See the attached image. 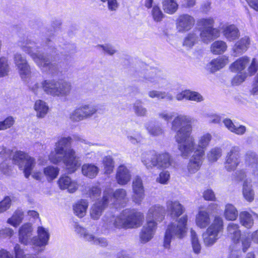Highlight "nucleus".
Returning a JSON list of instances; mask_svg holds the SVG:
<instances>
[{"label":"nucleus","mask_w":258,"mask_h":258,"mask_svg":"<svg viewBox=\"0 0 258 258\" xmlns=\"http://www.w3.org/2000/svg\"><path fill=\"white\" fill-rule=\"evenodd\" d=\"M191 118L187 115L179 114L171 122V131L176 132L175 138L178 143V148L181 155L186 158L191 154L195 149L194 138L192 132Z\"/></svg>","instance_id":"nucleus-1"},{"label":"nucleus","mask_w":258,"mask_h":258,"mask_svg":"<svg viewBox=\"0 0 258 258\" xmlns=\"http://www.w3.org/2000/svg\"><path fill=\"white\" fill-rule=\"evenodd\" d=\"M72 140L70 137L61 138L55 143L54 152H52L49 156V160L53 164L62 161L68 173L75 172L81 166L75 151L70 148Z\"/></svg>","instance_id":"nucleus-2"},{"label":"nucleus","mask_w":258,"mask_h":258,"mask_svg":"<svg viewBox=\"0 0 258 258\" xmlns=\"http://www.w3.org/2000/svg\"><path fill=\"white\" fill-rule=\"evenodd\" d=\"M20 46L23 51L31 57L42 71L52 75L57 73L59 70L58 64L54 62H50L47 56L43 54H40L39 48L34 41L27 39L20 42Z\"/></svg>","instance_id":"nucleus-3"},{"label":"nucleus","mask_w":258,"mask_h":258,"mask_svg":"<svg viewBox=\"0 0 258 258\" xmlns=\"http://www.w3.org/2000/svg\"><path fill=\"white\" fill-rule=\"evenodd\" d=\"M143 219L142 213L133 209H125L117 217L111 216L109 218L105 217L103 221L106 228H131L140 226Z\"/></svg>","instance_id":"nucleus-4"},{"label":"nucleus","mask_w":258,"mask_h":258,"mask_svg":"<svg viewBox=\"0 0 258 258\" xmlns=\"http://www.w3.org/2000/svg\"><path fill=\"white\" fill-rule=\"evenodd\" d=\"M142 162L148 169L154 167L166 169L174 166V164L173 158L166 152L155 154L144 153L142 156Z\"/></svg>","instance_id":"nucleus-5"},{"label":"nucleus","mask_w":258,"mask_h":258,"mask_svg":"<svg viewBox=\"0 0 258 258\" xmlns=\"http://www.w3.org/2000/svg\"><path fill=\"white\" fill-rule=\"evenodd\" d=\"M43 91L48 95L53 97H63L68 96L71 90L70 83L57 79H48L41 82Z\"/></svg>","instance_id":"nucleus-6"},{"label":"nucleus","mask_w":258,"mask_h":258,"mask_svg":"<svg viewBox=\"0 0 258 258\" xmlns=\"http://www.w3.org/2000/svg\"><path fill=\"white\" fill-rule=\"evenodd\" d=\"M187 216H183L179 219L177 223H173L168 226L164 236L165 248H169L173 236H175L180 239L185 236L187 230Z\"/></svg>","instance_id":"nucleus-7"},{"label":"nucleus","mask_w":258,"mask_h":258,"mask_svg":"<svg viewBox=\"0 0 258 258\" xmlns=\"http://www.w3.org/2000/svg\"><path fill=\"white\" fill-rule=\"evenodd\" d=\"M198 23L202 27L200 36L204 43L208 44L220 37V30L214 27L215 21L213 18H202L198 21Z\"/></svg>","instance_id":"nucleus-8"},{"label":"nucleus","mask_w":258,"mask_h":258,"mask_svg":"<svg viewBox=\"0 0 258 258\" xmlns=\"http://www.w3.org/2000/svg\"><path fill=\"white\" fill-rule=\"evenodd\" d=\"M13 161L14 164L19 166V168L23 170L25 176L27 178L31 174L32 170L36 164L34 158L20 151L15 153L13 157Z\"/></svg>","instance_id":"nucleus-9"},{"label":"nucleus","mask_w":258,"mask_h":258,"mask_svg":"<svg viewBox=\"0 0 258 258\" xmlns=\"http://www.w3.org/2000/svg\"><path fill=\"white\" fill-rule=\"evenodd\" d=\"M223 228V220L220 217H215L213 223L203 233L204 242L206 246L213 245L218 239V234Z\"/></svg>","instance_id":"nucleus-10"},{"label":"nucleus","mask_w":258,"mask_h":258,"mask_svg":"<svg viewBox=\"0 0 258 258\" xmlns=\"http://www.w3.org/2000/svg\"><path fill=\"white\" fill-rule=\"evenodd\" d=\"M14 62L21 78L26 81L31 74V68L25 55L16 52L14 54Z\"/></svg>","instance_id":"nucleus-11"},{"label":"nucleus","mask_w":258,"mask_h":258,"mask_svg":"<svg viewBox=\"0 0 258 258\" xmlns=\"http://www.w3.org/2000/svg\"><path fill=\"white\" fill-rule=\"evenodd\" d=\"M241 149L239 146L232 147L226 156L225 167L229 171L236 169L240 162Z\"/></svg>","instance_id":"nucleus-12"},{"label":"nucleus","mask_w":258,"mask_h":258,"mask_svg":"<svg viewBox=\"0 0 258 258\" xmlns=\"http://www.w3.org/2000/svg\"><path fill=\"white\" fill-rule=\"evenodd\" d=\"M37 235L34 236L31 239V244L38 247V251L40 252L48 244L50 234L48 229L42 226H39L37 230Z\"/></svg>","instance_id":"nucleus-13"},{"label":"nucleus","mask_w":258,"mask_h":258,"mask_svg":"<svg viewBox=\"0 0 258 258\" xmlns=\"http://www.w3.org/2000/svg\"><path fill=\"white\" fill-rule=\"evenodd\" d=\"M111 190H105L102 201H98L94 204L90 210V215L92 219L98 220L102 214V213L108 205V195L110 197Z\"/></svg>","instance_id":"nucleus-14"},{"label":"nucleus","mask_w":258,"mask_h":258,"mask_svg":"<svg viewBox=\"0 0 258 258\" xmlns=\"http://www.w3.org/2000/svg\"><path fill=\"white\" fill-rule=\"evenodd\" d=\"M195 23V18L187 14L179 15L176 20V27L179 32H185L190 30Z\"/></svg>","instance_id":"nucleus-15"},{"label":"nucleus","mask_w":258,"mask_h":258,"mask_svg":"<svg viewBox=\"0 0 258 258\" xmlns=\"http://www.w3.org/2000/svg\"><path fill=\"white\" fill-rule=\"evenodd\" d=\"M133 195V201L136 204H141L145 197L144 188L142 180L139 176H136L133 180L132 183Z\"/></svg>","instance_id":"nucleus-16"},{"label":"nucleus","mask_w":258,"mask_h":258,"mask_svg":"<svg viewBox=\"0 0 258 258\" xmlns=\"http://www.w3.org/2000/svg\"><path fill=\"white\" fill-rule=\"evenodd\" d=\"M157 227V223L152 220L147 221L143 226L140 234V238L142 243H147L152 239Z\"/></svg>","instance_id":"nucleus-17"},{"label":"nucleus","mask_w":258,"mask_h":258,"mask_svg":"<svg viewBox=\"0 0 258 258\" xmlns=\"http://www.w3.org/2000/svg\"><path fill=\"white\" fill-rule=\"evenodd\" d=\"M203 150H196L194 152L187 166L189 174H194L200 169L203 163Z\"/></svg>","instance_id":"nucleus-18"},{"label":"nucleus","mask_w":258,"mask_h":258,"mask_svg":"<svg viewBox=\"0 0 258 258\" xmlns=\"http://www.w3.org/2000/svg\"><path fill=\"white\" fill-rule=\"evenodd\" d=\"M33 229L30 223H25L19 230V241L24 245L31 244V236Z\"/></svg>","instance_id":"nucleus-19"},{"label":"nucleus","mask_w":258,"mask_h":258,"mask_svg":"<svg viewBox=\"0 0 258 258\" xmlns=\"http://www.w3.org/2000/svg\"><path fill=\"white\" fill-rule=\"evenodd\" d=\"M165 211L164 208L160 205H155L152 206L148 211L147 216V221H162L164 218Z\"/></svg>","instance_id":"nucleus-20"},{"label":"nucleus","mask_w":258,"mask_h":258,"mask_svg":"<svg viewBox=\"0 0 258 258\" xmlns=\"http://www.w3.org/2000/svg\"><path fill=\"white\" fill-rule=\"evenodd\" d=\"M130 170L124 165H120L117 169L116 179L117 183L121 185L126 184L131 179Z\"/></svg>","instance_id":"nucleus-21"},{"label":"nucleus","mask_w":258,"mask_h":258,"mask_svg":"<svg viewBox=\"0 0 258 258\" xmlns=\"http://www.w3.org/2000/svg\"><path fill=\"white\" fill-rule=\"evenodd\" d=\"M111 190V195L110 197L108 196V203H109L110 200H111L112 199H113L114 202L121 205L125 204L128 201L127 193L124 189L119 188L113 192L111 188H108L105 190Z\"/></svg>","instance_id":"nucleus-22"},{"label":"nucleus","mask_w":258,"mask_h":258,"mask_svg":"<svg viewBox=\"0 0 258 258\" xmlns=\"http://www.w3.org/2000/svg\"><path fill=\"white\" fill-rule=\"evenodd\" d=\"M58 184L61 189H67L71 193L76 191L78 184L76 182L73 181L68 176H62L58 180Z\"/></svg>","instance_id":"nucleus-23"},{"label":"nucleus","mask_w":258,"mask_h":258,"mask_svg":"<svg viewBox=\"0 0 258 258\" xmlns=\"http://www.w3.org/2000/svg\"><path fill=\"white\" fill-rule=\"evenodd\" d=\"M225 126L231 133L238 136H242L246 132L247 128L241 124L236 125L234 124L232 120L229 118H225L223 120Z\"/></svg>","instance_id":"nucleus-24"},{"label":"nucleus","mask_w":258,"mask_h":258,"mask_svg":"<svg viewBox=\"0 0 258 258\" xmlns=\"http://www.w3.org/2000/svg\"><path fill=\"white\" fill-rule=\"evenodd\" d=\"M211 223L209 213L206 210H199L196 216V225L201 228H206Z\"/></svg>","instance_id":"nucleus-25"},{"label":"nucleus","mask_w":258,"mask_h":258,"mask_svg":"<svg viewBox=\"0 0 258 258\" xmlns=\"http://www.w3.org/2000/svg\"><path fill=\"white\" fill-rule=\"evenodd\" d=\"M227 231L228 236L234 243H239L241 234L238 224L234 223H229L227 227Z\"/></svg>","instance_id":"nucleus-26"},{"label":"nucleus","mask_w":258,"mask_h":258,"mask_svg":"<svg viewBox=\"0 0 258 258\" xmlns=\"http://www.w3.org/2000/svg\"><path fill=\"white\" fill-rule=\"evenodd\" d=\"M223 34L226 39L229 41L238 39L240 36L238 29L233 24L225 26L223 29Z\"/></svg>","instance_id":"nucleus-27"},{"label":"nucleus","mask_w":258,"mask_h":258,"mask_svg":"<svg viewBox=\"0 0 258 258\" xmlns=\"http://www.w3.org/2000/svg\"><path fill=\"white\" fill-rule=\"evenodd\" d=\"M167 210L172 217H178L183 212L182 206L178 201H168L166 203Z\"/></svg>","instance_id":"nucleus-28"},{"label":"nucleus","mask_w":258,"mask_h":258,"mask_svg":"<svg viewBox=\"0 0 258 258\" xmlns=\"http://www.w3.org/2000/svg\"><path fill=\"white\" fill-rule=\"evenodd\" d=\"M84 110V104L77 107L69 114V119L73 122H78L87 119Z\"/></svg>","instance_id":"nucleus-29"},{"label":"nucleus","mask_w":258,"mask_h":258,"mask_svg":"<svg viewBox=\"0 0 258 258\" xmlns=\"http://www.w3.org/2000/svg\"><path fill=\"white\" fill-rule=\"evenodd\" d=\"M249 44V40L247 37H244L237 41L233 48V54L237 56L245 52Z\"/></svg>","instance_id":"nucleus-30"},{"label":"nucleus","mask_w":258,"mask_h":258,"mask_svg":"<svg viewBox=\"0 0 258 258\" xmlns=\"http://www.w3.org/2000/svg\"><path fill=\"white\" fill-rule=\"evenodd\" d=\"M88 202L86 200H81L73 207L75 214L79 218L83 217L86 213Z\"/></svg>","instance_id":"nucleus-31"},{"label":"nucleus","mask_w":258,"mask_h":258,"mask_svg":"<svg viewBox=\"0 0 258 258\" xmlns=\"http://www.w3.org/2000/svg\"><path fill=\"white\" fill-rule=\"evenodd\" d=\"M228 62V57L226 56H223L213 59L210 63L211 71L215 72L223 68Z\"/></svg>","instance_id":"nucleus-32"},{"label":"nucleus","mask_w":258,"mask_h":258,"mask_svg":"<svg viewBox=\"0 0 258 258\" xmlns=\"http://www.w3.org/2000/svg\"><path fill=\"white\" fill-rule=\"evenodd\" d=\"M98 172V167L93 164H84L82 167V174L90 178L96 177Z\"/></svg>","instance_id":"nucleus-33"},{"label":"nucleus","mask_w":258,"mask_h":258,"mask_svg":"<svg viewBox=\"0 0 258 258\" xmlns=\"http://www.w3.org/2000/svg\"><path fill=\"white\" fill-rule=\"evenodd\" d=\"M34 108L36 111V116L38 118H43L48 112V106L42 100L36 101Z\"/></svg>","instance_id":"nucleus-34"},{"label":"nucleus","mask_w":258,"mask_h":258,"mask_svg":"<svg viewBox=\"0 0 258 258\" xmlns=\"http://www.w3.org/2000/svg\"><path fill=\"white\" fill-rule=\"evenodd\" d=\"M133 111L138 117H145L148 114L147 109L143 106L141 100H137L133 104Z\"/></svg>","instance_id":"nucleus-35"},{"label":"nucleus","mask_w":258,"mask_h":258,"mask_svg":"<svg viewBox=\"0 0 258 258\" xmlns=\"http://www.w3.org/2000/svg\"><path fill=\"white\" fill-rule=\"evenodd\" d=\"M239 219L241 224L245 228H250L253 225V218L248 212H241L239 214Z\"/></svg>","instance_id":"nucleus-36"},{"label":"nucleus","mask_w":258,"mask_h":258,"mask_svg":"<svg viewBox=\"0 0 258 258\" xmlns=\"http://www.w3.org/2000/svg\"><path fill=\"white\" fill-rule=\"evenodd\" d=\"M227 48V45L226 43L222 40L215 41L211 45V51L215 54L223 53Z\"/></svg>","instance_id":"nucleus-37"},{"label":"nucleus","mask_w":258,"mask_h":258,"mask_svg":"<svg viewBox=\"0 0 258 258\" xmlns=\"http://www.w3.org/2000/svg\"><path fill=\"white\" fill-rule=\"evenodd\" d=\"M162 3L164 12L169 14L175 13L178 8V5L175 0H162Z\"/></svg>","instance_id":"nucleus-38"},{"label":"nucleus","mask_w":258,"mask_h":258,"mask_svg":"<svg viewBox=\"0 0 258 258\" xmlns=\"http://www.w3.org/2000/svg\"><path fill=\"white\" fill-rule=\"evenodd\" d=\"M212 138V135L209 133H206L202 135L198 140V148L196 150H203L204 155L205 150L209 146Z\"/></svg>","instance_id":"nucleus-39"},{"label":"nucleus","mask_w":258,"mask_h":258,"mask_svg":"<svg viewBox=\"0 0 258 258\" xmlns=\"http://www.w3.org/2000/svg\"><path fill=\"white\" fill-rule=\"evenodd\" d=\"M125 136L127 140L134 145L141 143L143 139L141 133L135 130L126 131Z\"/></svg>","instance_id":"nucleus-40"},{"label":"nucleus","mask_w":258,"mask_h":258,"mask_svg":"<svg viewBox=\"0 0 258 258\" xmlns=\"http://www.w3.org/2000/svg\"><path fill=\"white\" fill-rule=\"evenodd\" d=\"M248 63L247 57H242L231 64L230 69L232 72H240L243 70Z\"/></svg>","instance_id":"nucleus-41"},{"label":"nucleus","mask_w":258,"mask_h":258,"mask_svg":"<svg viewBox=\"0 0 258 258\" xmlns=\"http://www.w3.org/2000/svg\"><path fill=\"white\" fill-rule=\"evenodd\" d=\"M87 242H90L91 244L98 245L101 247H106L108 242L107 239L104 237H97L92 234L91 235H88L87 237Z\"/></svg>","instance_id":"nucleus-42"},{"label":"nucleus","mask_w":258,"mask_h":258,"mask_svg":"<svg viewBox=\"0 0 258 258\" xmlns=\"http://www.w3.org/2000/svg\"><path fill=\"white\" fill-rule=\"evenodd\" d=\"M23 212L20 210H16L13 216L7 220L8 223L17 227L22 222L23 219Z\"/></svg>","instance_id":"nucleus-43"},{"label":"nucleus","mask_w":258,"mask_h":258,"mask_svg":"<svg viewBox=\"0 0 258 258\" xmlns=\"http://www.w3.org/2000/svg\"><path fill=\"white\" fill-rule=\"evenodd\" d=\"M224 215L228 220H234L238 216V211L231 204H227L225 206Z\"/></svg>","instance_id":"nucleus-44"},{"label":"nucleus","mask_w":258,"mask_h":258,"mask_svg":"<svg viewBox=\"0 0 258 258\" xmlns=\"http://www.w3.org/2000/svg\"><path fill=\"white\" fill-rule=\"evenodd\" d=\"M10 71L8 58L5 56L0 57V77H4L8 75Z\"/></svg>","instance_id":"nucleus-45"},{"label":"nucleus","mask_w":258,"mask_h":258,"mask_svg":"<svg viewBox=\"0 0 258 258\" xmlns=\"http://www.w3.org/2000/svg\"><path fill=\"white\" fill-rule=\"evenodd\" d=\"M243 195L248 202H252L254 199V192L251 188V185L247 181H244L243 187Z\"/></svg>","instance_id":"nucleus-46"},{"label":"nucleus","mask_w":258,"mask_h":258,"mask_svg":"<svg viewBox=\"0 0 258 258\" xmlns=\"http://www.w3.org/2000/svg\"><path fill=\"white\" fill-rule=\"evenodd\" d=\"M148 134L152 137H159L164 135L162 127L158 124H151L146 127Z\"/></svg>","instance_id":"nucleus-47"},{"label":"nucleus","mask_w":258,"mask_h":258,"mask_svg":"<svg viewBox=\"0 0 258 258\" xmlns=\"http://www.w3.org/2000/svg\"><path fill=\"white\" fill-rule=\"evenodd\" d=\"M245 160L247 165L251 166L253 168H256L257 156L254 152L251 151H247L245 154Z\"/></svg>","instance_id":"nucleus-48"},{"label":"nucleus","mask_w":258,"mask_h":258,"mask_svg":"<svg viewBox=\"0 0 258 258\" xmlns=\"http://www.w3.org/2000/svg\"><path fill=\"white\" fill-rule=\"evenodd\" d=\"M43 173L48 180H52L57 177L59 169L57 167L49 166L44 168Z\"/></svg>","instance_id":"nucleus-49"},{"label":"nucleus","mask_w":258,"mask_h":258,"mask_svg":"<svg viewBox=\"0 0 258 258\" xmlns=\"http://www.w3.org/2000/svg\"><path fill=\"white\" fill-rule=\"evenodd\" d=\"M198 35L192 32L188 34L185 37L183 45L188 47H192L198 41Z\"/></svg>","instance_id":"nucleus-50"},{"label":"nucleus","mask_w":258,"mask_h":258,"mask_svg":"<svg viewBox=\"0 0 258 258\" xmlns=\"http://www.w3.org/2000/svg\"><path fill=\"white\" fill-rule=\"evenodd\" d=\"M33 80L34 78L30 75L25 82H27L29 89L35 94L38 95L42 88L41 85L38 82L33 81Z\"/></svg>","instance_id":"nucleus-51"},{"label":"nucleus","mask_w":258,"mask_h":258,"mask_svg":"<svg viewBox=\"0 0 258 258\" xmlns=\"http://www.w3.org/2000/svg\"><path fill=\"white\" fill-rule=\"evenodd\" d=\"M190 236L193 250L195 253H199L201 251V246L199 242L196 232L192 229L190 230Z\"/></svg>","instance_id":"nucleus-52"},{"label":"nucleus","mask_w":258,"mask_h":258,"mask_svg":"<svg viewBox=\"0 0 258 258\" xmlns=\"http://www.w3.org/2000/svg\"><path fill=\"white\" fill-rule=\"evenodd\" d=\"M222 155V149L215 147L212 149L207 154L208 160L211 162L216 161Z\"/></svg>","instance_id":"nucleus-53"},{"label":"nucleus","mask_w":258,"mask_h":258,"mask_svg":"<svg viewBox=\"0 0 258 258\" xmlns=\"http://www.w3.org/2000/svg\"><path fill=\"white\" fill-rule=\"evenodd\" d=\"M101 190L100 188L97 185L90 187L87 192L88 196L93 200L96 199L101 195Z\"/></svg>","instance_id":"nucleus-54"},{"label":"nucleus","mask_w":258,"mask_h":258,"mask_svg":"<svg viewBox=\"0 0 258 258\" xmlns=\"http://www.w3.org/2000/svg\"><path fill=\"white\" fill-rule=\"evenodd\" d=\"M84 111L87 119L91 118L97 112V107L96 105L91 104H84Z\"/></svg>","instance_id":"nucleus-55"},{"label":"nucleus","mask_w":258,"mask_h":258,"mask_svg":"<svg viewBox=\"0 0 258 258\" xmlns=\"http://www.w3.org/2000/svg\"><path fill=\"white\" fill-rule=\"evenodd\" d=\"M151 14L153 19L156 22L161 21L164 17V14H163L160 8L157 6L153 7L152 10Z\"/></svg>","instance_id":"nucleus-56"},{"label":"nucleus","mask_w":258,"mask_h":258,"mask_svg":"<svg viewBox=\"0 0 258 258\" xmlns=\"http://www.w3.org/2000/svg\"><path fill=\"white\" fill-rule=\"evenodd\" d=\"M103 164L106 173H110L114 167L113 159L110 156H106L103 159Z\"/></svg>","instance_id":"nucleus-57"},{"label":"nucleus","mask_w":258,"mask_h":258,"mask_svg":"<svg viewBox=\"0 0 258 258\" xmlns=\"http://www.w3.org/2000/svg\"><path fill=\"white\" fill-rule=\"evenodd\" d=\"M15 120L12 116H9L4 120L0 121V131L11 127L14 123Z\"/></svg>","instance_id":"nucleus-58"},{"label":"nucleus","mask_w":258,"mask_h":258,"mask_svg":"<svg viewBox=\"0 0 258 258\" xmlns=\"http://www.w3.org/2000/svg\"><path fill=\"white\" fill-rule=\"evenodd\" d=\"M187 100L194 101L198 102L202 101L204 99L203 97L198 92L191 91L187 90Z\"/></svg>","instance_id":"nucleus-59"},{"label":"nucleus","mask_w":258,"mask_h":258,"mask_svg":"<svg viewBox=\"0 0 258 258\" xmlns=\"http://www.w3.org/2000/svg\"><path fill=\"white\" fill-rule=\"evenodd\" d=\"M11 202L12 200L9 197H6L3 201L0 202V213H4L10 208Z\"/></svg>","instance_id":"nucleus-60"},{"label":"nucleus","mask_w":258,"mask_h":258,"mask_svg":"<svg viewBox=\"0 0 258 258\" xmlns=\"http://www.w3.org/2000/svg\"><path fill=\"white\" fill-rule=\"evenodd\" d=\"M75 231L77 233L80 234L86 241H87V237L92 234V233H89L86 229L77 224L75 226Z\"/></svg>","instance_id":"nucleus-61"},{"label":"nucleus","mask_w":258,"mask_h":258,"mask_svg":"<svg viewBox=\"0 0 258 258\" xmlns=\"http://www.w3.org/2000/svg\"><path fill=\"white\" fill-rule=\"evenodd\" d=\"M96 47L97 48H102L104 52L110 55H113L116 52V50L113 48V47L109 44L105 45L99 44L96 46Z\"/></svg>","instance_id":"nucleus-62"},{"label":"nucleus","mask_w":258,"mask_h":258,"mask_svg":"<svg viewBox=\"0 0 258 258\" xmlns=\"http://www.w3.org/2000/svg\"><path fill=\"white\" fill-rule=\"evenodd\" d=\"M240 239L242 243V251L245 252L247 250L250 245V239L245 235H241Z\"/></svg>","instance_id":"nucleus-63"},{"label":"nucleus","mask_w":258,"mask_h":258,"mask_svg":"<svg viewBox=\"0 0 258 258\" xmlns=\"http://www.w3.org/2000/svg\"><path fill=\"white\" fill-rule=\"evenodd\" d=\"M160 80L159 77L156 76V74L154 72H151L145 77V83L150 82L154 84H157Z\"/></svg>","instance_id":"nucleus-64"}]
</instances>
